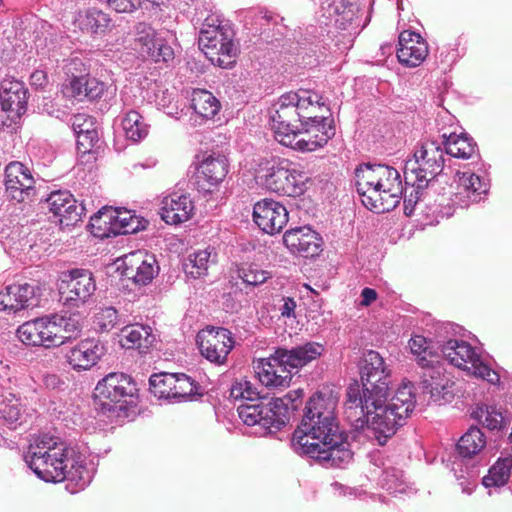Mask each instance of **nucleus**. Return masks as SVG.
I'll return each mask as SVG.
<instances>
[{
	"instance_id": "1",
	"label": "nucleus",
	"mask_w": 512,
	"mask_h": 512,
	"mask_svg": "<svg viewBox=\"0 0 512 512\" xmlns=\"http://www.w3.org/2000/svg\"><path fill=\"white\" fill-rule=\"evenodd\" d=\"M360 376L362 389L358 383L348 387L345 417L355 430H363L367 437L385 445L415 407L413 386L410 382L403 383L386 404L392 383L391 370L374 350L363 353Z\"/></svg>"
},
{
	"instance_id": "2",
	"label": "nucleus",
	"mask_w": 512,
	"mask_h": 512,
	"mask_svg": "<svg viewBox=\"0 0 512 512\" xmlns=\"http://www.w3.org/2000/svg\"><path fill=\"white\" fill-rule=\"evenodd\" d=\"M337 405L338 397L331 390L313 394L291 440L296 453L307 455L325 467H341L353 456L336 417Z\"/></svg>"
},
{
	"instance_id": "3",
	"label": "nucleus",
	"mask_w": 512,
	"mask_h": 512,
	"mask_svg": "<svg viewBox=\"0 0 512 512\" xmlns=\"http://www.w3.org/2000/svg\"><path fill=\"white\" fill-rule=\"evenodd\" d=\"M73 454L74 451L59 438L44 434L30 444L25 462L45 482L67 480L81 490L91 482L92 473Z\"/></svg>"
},
{
	"instance_id": "4",
	"label": "nucleus",
	"mask_w": 512,
	"mask_h": 512,
	"mask_svg": "<svg viewBox=\"0 0 512 512\" xmlns=\"http://www.w3.org/2000/svg\"><path fill=\"white\" fill-rule=\"evenodd\" d=\"M357 192L362 204L375 213L397 207L403 195L400 173L385 164L364 163L355 170Z\"/></svg>"
},
{
	"instance_id": "5",
	"label": "nucleus",
	"mask_w": 512,
	"mask_h": 512,
	"mask_svg": "<svg viewBox=\"0 0 512 512\" xmlns=\"http://www.w3.org/2000/svg\"><path fill=\"white\" fill-rule=\"evenodd\" d=\"M325 109V102L317 92L299 90L281 95L270 109V119L275 139L280 142L291 132L297 131L305 119L317 118Z\"/></svg>"
},
{
	"instance_id": "6",
	"label": "nucleus",
	"mask_w": 512,
	"mask_h": 512,
	"mask_svg": "<svg viewBox=\"0 0 512 512\" xmlns=\"http://www.w3.org/2000/svg\"><path fill=\"white\" fill-rule=\"evenodd\" d=\"M234 31L218 16H208L199 31L198 44L212 64L228 68L236 56L237 46Z\"/></svg>"
},
{
	"instance_id": "7",
	"label": "nucleus",
	"mask_w": 512,
	"mask_h": 512,
	"mask_svg": "<svg viewBox=\"0 0 512 512\" xmlns=\"http://www.w3.org/2000/svg\"><path fill=\"white\" fill-rule=\"evenodd\" d=\"M255 179L267 190L285 196L302 192L305 176L286 159L265 160L259 164Z\"/></svg>"
},
{
	"instance_id": "8",
	"label": "nucleus",
	"mask_w": 512,
	"mask_h": 512,
	"mask_svg": "<svg viewBox=\"0 0 512 512\" xmlns=\"http://www.w3.org/2000/svg\"><path fill=\"white\" fill-rule=\"evenodd\" d=\"M442 143L436 140L421 142L414 151L413 160L405 166L406 184L416 186L417 191L427 187L444 167Z\"/></svg>"
},
{
	"instance_id": "9",
	"label": "nucleus",
	"mask_w": 512,
	"mask_h": 512,
	"mask_svg": "<svg viewBox=\"0 0 512 512\" xmlns=\"http://www.w3.org/2000/svg\"><path fill=\"white\" fill-rule=\"evenodd\" d=\"M441 353L451 365L490 384H497L500 380L498 372L484 363L468 342L450 339L441 346Z\"/></svg>"
},
{
	"instance_id": "10",
	"label": "nucleus",
	"mask_w": 512,
	"mask_h": 512,
	"mask_svg": "<svg viewBox=\"0 0 512 512\" xmlns=\"http://www.w3.org/2000/svg\"><path fill=\"white\" fill-rule=\"evenodd\" d=\"M283 400L260 399L252 403H242L237 411L247 426L259 427V433L266 434L280 430L285 425Z\"/></svg>"
},
{
	"instance_id": "11",
	"label": "nucleus",
	"mask_w": 512,
	"mask_h": 512,
	"mask_svg": "<svg viewBox=\"0 0 512 512\" xmlns=\"http://www.w3.org/2000/svg\"><path fill=\"white\" fill-rule=\"evenodd\" d=\"M149 385L155 397L169 402L191 400L195 395H200L195 381L183 373L153 374L149 379Z\"/></svg>"
},
{
	"instance_id": "12",
	"label": "nucleus",
	"mask_w": 512,
	"mask_h": 512,
	"mask_svg": "<svg viewBox=\"0 0 512 512\" xmlns=\"http://www.w3.org/2000/svg\"><path fill=\"white\" fill-rule=\"evenodd\" d=\"M60 287V300L65 306L78 308L87 303L96 291L92 272L85 269H73Z\"/></svg>"
},
{
	"instance_id": "13",
	"label": "nucleus",
	"mask_w": 512,
	"mask_h": 512,
	"mask_svg": "<svg viewBox=\"0 0 512 512\" xmlns=\"http://www.w3.org/2000/svg\"><path fill=\"white\" fill-rule=\"evenodd\" d=\"M201 355L211 363L222 365L234 347L232 333L223 327H207L197 334Z\"/></svg>"
},
{
	"instance_id": "14",
	"label": "nucleus",
	"mask_w": 512,
	"mask_h": 512,
	"mask_svg": "<svg viewBox=\"0 0 512 512\" xmlns=\"http://www.w3.org/2000/svg\"><path fill=\"white\" fill-rule=\"evenodd\" d=\"M122 275L135 285L145 286L151 283L159 273L155 256L144 250L133 251L122 258Z\"/></svg>"
},
{
	"instance_id": "15",
	"label": "nucleus",
	"mask_w": 512,
	"mask_h": 512,
	"mask_svg": "<svg viewBox=\"0 0 512 512\" xmlns=\"http://www.w3.org/2000/svg\"><path fill=\"white\" fill-rule=\"evenodd\" d=\"M358 9V0H324L317 19L320 25L346 30L355 20Z\"/></svg>"
},
{
	"instance_id": "16",
	"label": "nucleus",
	"mask_w": 512,
	"mask_h": 512,
	"mask_svg": "<svg viewBox=\"0 0 512 512\" xmlns=\"http://www.w3.org/2000/svg\"><path fill=\"white\" fill-rule=\"evenodd\" d=\"M253 220L267 234L279 233L288 222V211L281 203L263 199L253 208Z\"/></svg>"
},
{
	"instance_id": "17",
	"label": "nucleus",
	"mask_w": 512,
	"mask_h": 512,
	"mask_svg": "<svg viewBox=\"0 0 512 512\" xmlns=\"http://www.w3.org/2000/svg\"><path fill=\"white\" fill-rule=\"evenodd\" d=\"M254 368L259 381L268 388H285L291 382L292 372L288 365L281 361L278 349L268 358L259 359Z\"/></svg>"
},
{
	"instance_id": "18",
	"label": "nucleus",
	"mask_w": 512,
	"mask_h": 512,
	"mask_svg": "<svg viewBox=\"0 0 512 512\" xmlns=\"http://www.w3.org/2000/svg\"><path fill=\"white\" fill-rule=\"evenodd\" d=\"M99 398L112 403L126 402L137 392L136 384L132 378L124 373H110L101 379L95 388Z\"/></svg>"
},
{
	"instance_id": "19",
	"label": "nucleus",
	"mask_w": 512,
	"mask_h": 512,
	"mask_svg": "<svg viewBox=\"0 0 512 512\" xmlns=\"http://www.w3.org/2000/svg\"><path fill=\"white\" fill-rule=\"evenodd\" d=\"M35 180L31 171L21 162H10L5 169V186L9 197L24 201L34 190Z\"/></svg>"
},
{
	"instance_id": "20",
	"label": "nucleus",
	"mask_w": 512,
	"mask_h": 512,
	"mask_svg": "<svg viewBox=\"0 0 512 512\" xmlns=\"http://www.w3.org/2000/svg\"><path fill=\"white\" fill-rule=\"evenodd\" d=\"M49 210L63 227L73 226L81 220L84 211L83 205L77 201L69 191H54L47 198Z\"/></svg>"
},
{
	"instance_id": "21",
	"label": "nucleus",
	"mask_w": 512,
	"mask_h": 512,
	"mask_svg": "<svg viewBox=\"0 0 512 512\" xmlns=\"http://www.w3.org/2000/svg\"><path fill=\"white\" fill-rule=\"evenodd\" d=\"M455 192L452 201L462 208L481 200V195L487 192V184L470 171H458L454 178Z\"/></svg>"
},
{
	"instance_id": "22",
	"label": "nucleus",
	"mask_w": 512,
	"mask_h": 512,
	"mask_svg": "<svg viewBox=\"0 0 512 512\" xmlns=\"http://www.w3.org/2000/svg\"><path fill=\"white\" fill-rule=\"evenodd\" d=\"M56 335L55 326L51 325L50 317L37 318L27 321L17 329L19 340L31 346L53 347Z\"/></svg>"
},
{
	"instance_id": "23",
	"label": "nucleus",
	"mask_w": 512,
	"mask_h": 512,
	"mask_svg": "<svg viewBox=\"0 0 512 512\" xmlns=\"http://www.w3.org/2000/svg\"><path fill=\"white\" fill-rule=\"evenodd\" d=\"M283 243L293 254L312 258L319 254L321 240L318 234L309 227H297L285 232Z\"/></svg>"
},
{
	"instance_id": "24",
	"label": "nucleus",
	"mask_w": 512,
	"mask_h": 512,
	"mask_svg": "<svg viewBox=\"0 0 512 512\" xmlns=\"http://www.w3.org/2000/svg\"><path fill=\"white\" fill-rule=\"evenodd\" d=\"M428 55V45L420 34L413 31H403L399 35L397 58L407 67L419 66Z\"/></svg>"
},
{
	"instance_id": "25",
	"label": "nucleus",
	"mask_w": 512,
	"mask_h": 512,
	"mask_svg": "<svg viewBox=\"0 0 512 512\" xmlns=\"http://www.w3.org/2000/svg\"><path fill=\"white\" fill-rule=\"evenodd\" d=\"M35 287L28 283H15L0 291V311L16 313L35 305Z\"/></svg>"
},
{
	"instance_id": "26",
	"label": "nucleus",
	"mask_w": 512,
	"mask_h": 512,
	"mask_svg": "<svg viewBox=\"0 0 512 512\" xmlns=\"http://www.w3.org/2000/svg\"><path fill=\"white\" fill-rule=\"evenodd\" d=\"M27 89L22 81L6 77L0 83V109L20 116L26 110Z\"/></svg>"
},
{
	"instance_id": "27",
	"label": "nucleus",
	"mask_w": 512,
	"mask_h": 512,
	"mask_svg": "<svg viewBox=\"0 0 512 512\" xmlns=\"http://www.w3.org/2000/svg\"><path fill=\"white\" fill-rule=\"evenodd\" d=\"M421 369L420 387L423 393L429 394L434 402L448 401L452 393L449 390V379L444 376L443 369L432 363Z\"/></svg>"
},
{
	"instance_id": "28",
	"label": "nucleus",
	"mask_w": 512,
	"mask_h": 512,
	"mask_svg": "<svg viewBox=\"0 0 512 512\" xmlns=\"http://www.w3.org/2000/svg\"><path fill=\"white\" fill-rule=\"evenodd\" d=\"M104 354V346L97 340H84L66 353L68 364L77 371L93 367Z\"/></svg>"
},
{
	"instance_id": "29",
	"label": "nucleus",
	"mask_w": 512,
	"mask_h": 512,
	"mask_svg": "<svg viewBox=\"0 0 512 512\" xmlns=\"http://www.w3.org/2000/svg\"><path fill=\"white\" fill-rule=\"evenodd\" d=\"M194 204L189 195L172 193L161 201L160 215L167 224H179L190 219Z\"/></svg>"
},
{
	"instance_id": "30",
	"label": "nucleus",
	"mask_w": 512,
	"mask_h": 512,
	"mask_svg": "<svg viewBox=\"0 0 512 512\" xmlns=\"http://www.w3.org/2000/svg\"><path fill=\"white\" fill-rule=\"evenodd\" d=\"M334 135L335 128H328V130L312 137L308 134L307 129L301 125L298 126L297 131L286 135L279 143L296 151L313 152L324 147Z\"/></svg>"
},
{
	"instance_id": "31",
	"label": "nucleus",
	"mask_w": 512,
	"mask_h": 512,
	"mask_svg": "<svg viewBox=\"0 0 512 512\" xmlns=\"http://www.w3.org/2000/svg\"><path fill=\"white\" fill-rule=\"evenodd\" d=\"M228 163L225 157H208L199 167L197 186L205 193L212 192L226 177Z\"/></svg>"
},
{
	"instance_id": "32",
	"label": "nucleus",
	"mask_w": 512,
	"mask_h": 512,
	"mask_svg": "<svg viewBox=\"0 0 512 512\" xmlns=\"http://www.w3.org/2000/svg\"><path fill=\"white\" fill-rule=\"evenodd\" d=\"M280 352V359L292 371H298L300 368L306 366L313 360L319 358L324 352V346L318 342H306L302 345L287 348H277Z\"/></svg>"
},
{
	"instance_id": "33",
	"label": "nucleus",
	"mask_w": 512,
	"mask_h": 512,
	"mask_svg": "<svg viewBox=\"0 0 512 512\" xmlns=\"http://www.w3.org/2000/svg\"><path fill=\"white\" fill-rule=\"evenodd\" d=\"M132 216L133 213L129 210L105 207L90 218V225L99 230L109 226L111 233L122 234V230H125Z\"/></svg>"
},
{
	"instance_id": "34",
	"label": "nucleus",
	"mask_w": 512,
	"mask_h": 512,
	"mask_svg": "<svg viewBox=\"0 0 512 512\" xmlns=\"http://www.w3.org/2000/svg\"><path fill=\"white\" fill-rule=\"evenodd\" d=\"M106 85L104 82L88 76L73 77L66 87L67 93L78 101L96 100L100 98Z\"/></svg>"
},
{
	"instance_id": "35",
	"label": "nucleus",
	"mask_w": 512,
	"mask_h": 512,
	"mask_svg": "<svg viewBox=\"0 0 512 512\" xmlns=\"http://www.w3.org/2000/svg\"><path fill=\"white\" fill-rule=\"evenodd\" d=\"M120 343L126 349H137L146 353L155 341V336L149 326L130 325L121 329Z\"/></svg>"
},
{
	"instance_id": "36",
	"label": "nucleus",
	"mask_w": 512,
	"mask_h": 512,
	"mask_svg": "<svg viewBox=\"0 0 512 512\" xmlns=\"http://www.w3.org/2000/svg\"><path fill=\"white\" fill-rule=\"evenodd\" d=\"M81 31L90 34H103L110 26L111 19L108 14L96 8L79 11L73 21Z\"/></svg>"
},
{
	"instance_id": "37",
	"label": "nucleus",
	"mask_w": 512,
	"mask_h": 512,
	"mask_svg": "<svg viewBox=\"0 0 512 512\" xmlns=\"http://www.w3.org/2000/svg\"><path fill=\"white\" fill-rule=\"evenodd\" d=\"M443 142L445 152L455 158L471 159L477 158V145L474 140L466 134H443Z\"/></svg>"
},
{
	"instance_id": "38",
	"label": "nucleus",
	"mask_w": 512,
	"mask_h": 512,
	"mask_svg": "<svg viewBox=\"0 0 512 512\" xmlns=\"http://www.w3.org/2000/svg\"><path fill=\"white\" fill-rule=\"evenodd\" d=\"M216 255L212 256V251L207 248L195 251L187 257L183 263L185 273L196 279L207 274L210 264L216 261Z\"/></svg>"
},
{
	"instance_id": "39",
	"label": "nucleus",
	"mask_w": 512,
	"mask_h": 512,
	"mask_svg": "<svg viewBox=\"0 0 512 512\" xmlns=\"http://www.w3.org/2000/svg\"><path fill=\"white\" fill-rule=\"evenodd\" d=\"M191 106L203 118H213L220 110L219 100L209 91L195 89L191 95Z\"/></svg>"
},
{
	"instance_id": "40",
	"label": "nucleus",
	"mask_w": 512,
	"mask_h": 512,
	"mask_svg": "<svg viewBox=\"0 0 512 512\" xmlns=\"http://www.w3.org/2000/svg\"><path fill=\"white\" fill-rule=\"evenodd\" d=\"M486 445L484 433L478 427H471L459 439L457 449L464 458H471L478 455Z\"/></svg>"
},
{
	"instance_id": "41",
	"label": "nucleus",
	"mask_w": 512,
	"mask_h": 512,
	"mask_svg": "<svg viewBox=\"0 0 512 512\" xmlns=\"http://www.w3.org/2000/svg\"><path fill=\"white\" fill-rule=\"evenodd\" d=\"M51 325L55 326L56 335L53 338L54 346H60L69 339L77 336L80 332V325L77 320L62 315L50 317Z\"/></svg>"
},
{
	"instance_id": "42",
	"label": "nucleus",
	"mask_w": 512,
	"mask_h": 512,
	"mask_svg": "<svg viewBox=\"0 0 512 512\" xmlns=\"http://www.w3.org/2000/svg\"><path fill=\"white\" fill-rule=\"evenodd\" d=\"M122 128L125 137L133 142H138L148 134V126L144 123L142 116L135 110L126 113L122 120Z\"/></svg>"
},
{
	"instance_id": "43",
	"label": "nucleus",
	"mask_w": 512,
	"mask_h": 512,
	"mask_svg": "<svg viewBox=\"0 0 512 512\" xmlns=\"http://www.w3.org/2000/svg\"><path fill=\"white\" fill-rule=\"evenodd\" d=\"M155 30L147 23H138L134 28V45L142 57H147L158 39Z\"/></svg>"
},
{
	"instance_id": "44",
	"label": "nucleus",
	"mask_w": 512,
	"mask_h": 512,
	"mask_svg": "<svg viewBox=\"0 0 512 512\" xmlns=\"http://www.w3.org/2000/svg\"><path fill=\"white\" fill-rule=\"evenodd\" d=\"M512 462L510 457L499 459L483 478V485L486 487H500L505 485L510 478Z\"/></svg>"
},
{
	"instance_id": "45",
	"label": "nucleus",
	"mask_w": 512,
	"mask_h": 512,
	"mask_svg": "<svg viewBox=\"0 0 512 512\" xmlns=\"http://www.w3.org/2000/svg\"><path fill=\"white\" fill-rule=\"evenodd\" d=\"M473 416L490 430L501 429L505 421L502 412L494 405L477 407Z\"/></svg>"
},
{
	"instance_id": "46",
	"label": "nucleus",
	"mask_w": 512,
	"mask_h": 512,
	"mask_svg": "<svg viewBox=\"0 0 512 512\" xmlns=\"http://www.w3.org/2000/svg\"><path fill=\"white\" fill-rule=\"evenodd\" d=\"M94 328L99 332H109L113 328L123 324L118 312L113 307L101 308L94 317Z\"/></svg>"
},
{
	"instance_id": "47",
	"label": "nucleus",
	"mask_w": 512,
	"mask_h": 512,
	"mask_svg": "<svg viewBox=\"0 0 512 512\" xmlns=\"http://www.w3.org/2000/svg\"><path fill=\"white\" fill-rule=\"evenodd\" d=\"M230 396L235 400L243 401V403H252L261 399L256 387L246 379L236 380L232 384Z\"/></svg>"
},
{
	"instance_id": "48",
	"label": "nucleus",
	"mask_w": 512,
	"mask_h": 512,
	"mask_svg": "<svg viewBox=\"0 0 512 512\" xmlns=\"http://www.w3.org/2000/svg\"><path fill=\"white\" fill-rule=\"evenodd\" d=\"M317 116L318 117L315 119H305L301 124L307 129L308 134H310L312 137L322 133L325 130H328V128H335L333 119L329 117L330 109L326 105L322 112H317Z\"/></svg>"
},
{
	"instance_id": "49",
	"label": "nucleus",
	"mask_w": 512,
	"mask_h": 512,
	"mask_svg": "<svg viewBox=\"0 0 512 512\" xmlns=\"http://www.w3.org/2000/svg\"><path fill=\"white\" fill-rule=\"evenodd\" d=\"M408 344L411 353L416 356L417 363L421 368H425L432 363V361L427 358V355L431 356V352L429 351L428 342L425 337L416 335L409 340Z\"/></svg>"
},
{
	"instance_id": "50",
	"label": "nucleus",
	"mask_w": 512,
	"mask_h": 512,
	"mask_svg": "<svg viewBox=\"0 0 512 512\" xmlns=\"http://www.w3.org/2000/svg\"><path fill=\"white\" fill-rule=\"evenodd\" d=\"M0 423L6 425L9 429H16L22 423L21 404L15 400L12 404H7L0 409Z\"/></svg>"
},
{
	"instance_id": "51",
	"label": "nucleus",
	"mask_w": 512,
	"mask_h": 512,
	"mask_svg": "<svg viewBox=\"0 0 512 512\" xmlns=\"http://www.w3.org/2000/svg\"><path fill=\"white\" fill-rule=\"evenodd\" d=\"M238 275L244 283L252 286L263 284L270 277L267 271L254 264L241 267L238 270Z\"/></svg>"
},
{
	"instance_id": "52",
	"label": "nucleus",
	"mask_w": 512,
	"mask_h": 512,
	"mask_svg": "<svg viewBox=\"0 0 512 512\" xmlns=\"http://www.w3.org/2000/svg\"><path fill=\"white\" fill-rule=\"evenodd\" d=\"M383 481L385 482L386 489L392 494L404 493L406 491L407 484L404 480V474L399 469L390 468L385 470Z\"/></svg>"
},
{
	"instance_id": "53",
	"label": "nucleus",
	"mask_w": 512,
	"mask_h": 512,
	"mask_svg": "<svg viewBox=\"0 0 512 512\" xmlns=\"http://www.w3.org/2000/svg\"><path fill=\"white\" fill-rule=\"evenodd\" d=\"M77 149L81 153L89 152L99 141L98 132L94 128L77 130Z\"/></svg>"
},
{
	"instance_id": "54",
	"label": "nucleus",
	"mask_w": 512,
	"mask_h": 512,
	"mask_svg": "<svg viewBox=\"0 0 512 512\" xmlns=\"http://www.w3.org/2000/svg\"><path fill=\"white\" fill-rule=\"evenodd\" d=\"M173 56V49L169 45L163 43L162 40L158 39L147 58H151L155 62H168L173 59Z\"/></svg>"
},
{
	"instance_id": "55",
	"label": "nucleus",
	"mask_w": 512,
	"mask_h": 512,
	"mask_svg": "<svg viewBox=\"0 0 512 512\" xmlns=\"http://www.w3.org/2000/svg\"><path fill=\"white\" fill-rule=\"evenodd\" d=\"M303 396V391L301 389H297L294 391L288 392L282 398H273L272 400H283L285 410V424L289 421L290 411H294L298 408L299 402Z\"/></svg>"
},
{
	"instance_id": "56",
	"label": "nucleus",
	"mask_w": 512,
	"mask_h": 512,
	"mask_svg": "<svg viewBox=\"0 0 512 512\" xmlns=\"http://www.w3.org/2000/svg\"><path fill=\"white\" fill-rule=\"evenodd\" d=\"M147 221L133 214L129 224L122 230V234H132L146 228Z\"/></svg>"
},
{
	"instance_id": "57",
	"label": "nucleus",
	"mask_w": 512,
	"mask_h": 512,
	"mask_svg": "<svg viewBox=\"0 0 512 512\" xmlns=\"http://www.w3.org/2000/svg\"><path fill=\"white\" fill-rule=\"evenodd\" d=\"M72 127L77 134V130H85V128H93V119L90 117H87L84 114H78L75 115L72 122Z\"/></svg>"
},
{
	"instance_id": "58",
	"label": "nucleus",
	"mask_w": 512,
	"mask_h": 512,
	"mask_svg": "<svg viewBox=\"0 0 512 512\" xmlns=\"http://www.w3.org/2000/svg\"><path fill=\"white\" fill-rule=\"evenodd\" d=\"M42 381L46 388L52 390L58 389L64 384L61 378L56 374H45Z\"/></svg>"
},
{
	"instance_id": "59",
	"label": "nucleus",
	"mask_w": 512,
	"mask_h": 512,
	"mask_svg": "<svg viewBox=\"0 0 512 512\" xmlns=\"http://www.w3.org/2000/svg\"><path fill=\"white\" fill-rule=\"evenodd\" d=\"M377 299V292L372 288H364L361 292L360 305L367 307Z\"/></svg>"
},
{
	"instance_id": "60",
	"label": "nucleus",
	"mask_w": 512,
	"mask_h": 512,
	"mask_svg": "<svg viewBox=\"0 0 512 512\" xmlns=\"http://www.w3.org/2000/svg\"><path fill=\"white\" fill-rule=\"evenodd\" d=\"M30 82L32 86L41 88L47 83V75L42 70H36L31 74Z\"/></svg>"
},
{
	"instance_id": "61",
	"label": "nucleus",
	"mask_w": 512,
	"mask_h": 512,
	"mask_svg": "<svg viewBox=\"0 0 512 512\" xmlns=\"http://www.w3.org/2000/svg\"><path fill=\"white\" fill-rule=\"evenodd\" d=\"M296 308V302L292 298H285L284 304L280 308L281 315L284 317L294 316V311Z\"/></svg>"
},
{
	"instance_id": "62",
	"label": "nucleus",
	"mask_w": 512,
	"mask_h": 512,
	"mask_svg": "<svg viewBox=\"0 0 512 512\" xmlns=\"http://www.w3.org/2000/svg\"><path fill=\"white\" fill-rule=\"evenodd\" d=\"M414 191L416 192L415 196H413V193L411 192L410 196L408 198L404 199V212L406 215H411L414 205L418 201L419 197L417 195H418L419 191L417 192L416 187H415Z\"/></svg>"
},
{
	"instance_id": "63",
	"label": "nucleus",
	"mask_w": 512,
	"mask_h": 512,
	"mask_svg": "<svg viewBox=\"0 0 512 512\" xmlns=\"http://www.w3.org/2000/svg\"><path fill=\"white\" fill-rule=\"evenodd\" d=\"M143 2H149L153 5H159L160 3H162V0H139V7H141Z\"/></svg>"
},
{
	"instance_id": "64",
	"label": "nucleus",
	"mask_w": 512,
	"mask_h": 512,
	"mask_svg": "<svg viewBox=\"0 0 512 512\" xmlns=\"http://www.w3.org/2000/svg\"><path fill=\"white\" fill-rule=\"evenodd\" d=\"M166 113L170 116H176L178 114L177 111H174L173 109H170V107H168V111H166Z\"/></svg>"
}]
</instances>
